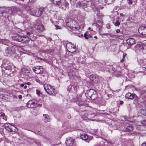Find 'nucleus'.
<instances>
[{
  "mask_svg": "<svg viewBox=\"0 0 146 146\" xmlns=\"http://www.w3.org/2000/svg\"><path fill=\"white\" fill-rule=\"evenodd\" d=\"M86 96L89 100H95L98 97L97 92L93 89H90L87 91L86 93Z\"/></svg>",
  "mask_w": 146,
  "mask_h": 146,
  "instance_id": "f257e3e1",
  "label": "nucleus"
},
{
  "mask_svg": "<svg viewBox=\"0 0 146 146\" xmlns=\"http://www.w3.org/2000/svg\"><path fill=\"white\" fill-rule=\"evenodd\" d=\"M14 39L17 41L25 43H28L30 40L28 36L19 35L15 36Z\"/></svg>",
  "mask_w": 146,
  "mask_h": 146,
  "instance_id": "f03ea898",
  "label": "nucleus"
},
{
  "mask_svg": "<svg viewBox=\"0 0 146 146\" xmlns=\"http://www.w3.org/2000/svg\"><path fill=\"white\" fill-rule=\"evenodd\" d=\"M5 62H6L5 61H3V63L1 66V68H2L5 65H7V66H6L5 68L6 70H4V72L3 71V70L2 72L3 73L4 72L5 73H7V75H9L10 73L9 74L7 71V70H8L9 72H11L12 68V64L11 63L8 62H6V63Z\"/></svg>",
  "mask_w": 146,
  "mask_h": 146,
  "instance_id": "7ed1b4c3",
  "label": "nucleus"
},
{
  "mask_svg": "<svg viewBox=\"0 0 146 146\" xmlns=\"http://www.w3.org/2000/svg\"><path fill=\"white\" fill-rule=\"evenodd\" d=\"M42 104L39 103L38 102L35 100H29L27 103V106L29 108H34L36 106H38L39 107H41Z\"/></svg>",
  "mask_w": 146,
  "mask_h": 146,
  "instance_id": "20e7f679",
  "label": "nucleus"
},
{
  "mask_svg": "<svg viewBox=\"0 0 146 146\" xmlns=\"http://www.w3.org/2000/svg\"><path fill=\"white\" fill-rule=\"evenodd\" d=\"M5 129L10 132H16L17 131V129L14 126L10 123H6L4 125Z\"/></svg>",
  "mask_w": 146,
  "mask_h": 146,
  "instance_id": "39448f33",
  "label": "nucleus"
},
{
  "mask_svg": "<svg viewBox=\"0 0 146 146\" xmlns=\"http://www.w3.org/2000/svg\"><path fill=\"white\" fill-rule=\"evenodd\" d=\"M44 90L46 92L50 95H52L54 92V89L50 85L47 84H45L44 86Z\"/></svg>",
  "mask_w": 146,
  "mask_h": 146,
  "instance_id": "423d86ee",
  "label": "nucleus"
},
{
  "mask_svg": "<svg viewBox=\"0 0 146 146\" xmlns=\"http://www.w3.org/2000/svg\"><path fill=\"white\" fill-rule=\"evenodd\" d=\"M16 46L15 45L10 46L6 48L5 50V53L7 54H11L14 53L15 51Z\"/></svg>",
  "mask_w": 146,
  "mask_h": 146,
  "instance_id": "0eeeda50",
  "label": "nucleus"
},
{
  "mask_svg": "<svg viewBox=\"0 0 146 146\" xmlns=\"http://www.w3.org/2000/svg\"><path fill=\"white\" fill-rule=\"evenodd\" d=\"M66 47L68 51L71 53L73 52L76 50V46L72 44L71 42L67 43L66 45Z\"/></svg>",
  "mask_w": 146,
  "mask_h": 146,
  "instance_id": "6e6552de",
  "label": "nucleus"
},
{
  "mask_svg": "<svg viewBox=\"0 0 146 146\" xmlns=\"http://www.w3.org/2000/svg\"><path fill=\"white\" fill-rule=\"evenodd\" d=\"M33 71L37 74H41L42 73L43 71V69L40 66H36L32 68Z\"/></svg>",
  "mask_w": 146,
  "mask_h": 146,
  "instance_id": "1a4fd4ad",
  "label": "nucleus"
},
{
  "mask_svg": "<svg viewBox=\"0 0 146 146\" xmlns=\"http://www.w3.org/2000/svg\"><path fill=\"white\" fill-rule=\"evenodd\" d=\"M90 79L94 82L97 83L100 82L101 77L97 75H92L90 76Z\"/></svg>",
  "mask_w": 146,
  "mask_h": 146,
  "instance_id": "9d476101",
  "label": "nucleus"
},
{
  "mask_svg": "<svg viewBox=\"0 0 146 146\" xmlns=\"http://www.w3.org/2000/svg\"><path fill=\"white\" fill-rule=\"evenodd\" d=\"M25 9L30 15L34 16L36 10L35 9H33L32 7H27Z\"/></svg>",
  "mask_w": 146,
  "mask_h": 146,
  "instance_id": "9b49d317",
  "label": "nucleus"
},
{
  "mask_svg": "<svg viewBox=\"0 0 146 146\" xmlns=\"http://www.w3.org/2000/svg\"><path fill=\"white\" fill-rule=\"evenodd\" d=\"M44 11V8L40 7L38 10H36L34 16L38 17L40 16Z\"/></svg>",
  "mask_w": 146,
  "mask_h": 146,
  "instance_id": "f8f14e48",
  "label": "nucleus"
},
{
  "mask_svg": "<svg viewBox=\"0 0 146 146\" xmlns=\"http://www.w3.org/2000/svg\"><path fill=\"white\" fill-rule=\"evenodd\" d=\"M36 25L37 26V29L38 32H40L43 31L44 30V28L43 26L41 23V22L40 21H38Z\"/></svg>",
  "mask_w": 146,
  "mask_h": 146,
  "instance_id": "ddd939ff",
  "label": "nucleus"
},
{
  "mask_svg": "<svg viewBox=\"0 0 146 146\" xmlns=\"http://www.w3.org/2000/svg\"><path fill=\"white\" fill-rule=\"evenodd\" d=\"M139 33L142 35H146V27L145 26H141L138 29Z\"/></svg>",
  "mask_w": 146,
  "mask_h": 146,
  "instance_id": "4468645a",
  "label": "nucleus"
},
{
  "mask_svg": "<svg viewBox=\"0 0 146 146\" xmlns=\"http://www.w3.org/2000/svg\"><path fill=\"white\" fill-rule=\"evenodd\" d=\"M144 49V47L143 45L141 44H137L135 46L134 50L136 51H142Z\"/></svg>",
  "mask_w": 146,
  "mask_h": 146,
  "instance_id": "2eb2a0df",
  "label": "nucleus"
},
{
  "mask_svg": "<svg viewBox=\"0 0 146 146\" xmlns=\"http://www.w3.org/2000/svg\"><path fill=\"white\" fill-rule=\"evenodd\" d=\"M66 24L69 28L72 23L76 24V22L73 19H67L66 20Z\"/></svg>",
  "mask_w": 146,
  "mask_h": 146,
  "instance_id": "dca6fc26",
  "label": "nucleus"
},
{
  "mask_svg": "<svg viewBox=\"0 0 146 146\" xmlns=\"http://www.w3.org/2000/svg\"><path fill=\"white\" fill-rule=\"evenodd\" d=\"M78 23L76 22V23H72L70 26V27L69 28H68L69 30H71L73 31H76L78 29Z\"/></svg>",
  "mask_w": 146,
  "mask_h": 146,
  "instance_id": "f3484780",
  "label": "nucleus"
},
{
  "mask_svg": "<svg viewBox=\"0 0 146 146\" xmlns=\"http://www.w3.org/2000/svg\"><path fill=\"white\" fill-rule=\"evenodd\" d=\"M74 143V139L72 138H69L68 139L66 142V145L67 146H72Z\"/></svg>",
  "mask_w": 146,
  "mask_h": 146,
  "instance_id": "a211bd4d",
  "label": "nucleus"
},
{
  "mask_svg": "<svg viewBox=\"0 0 146 146\" xmlns=\"http://www.w3.org/2000/svg\"><path fill=\"white\" fill-rule=\"evenodd\" d=\"M127 42L129 45H132L135 43V40L133 38H128L127 40Z\"/></svg>",
  "mask_w": 146,
  "mask_h": 146,
  "instance_id": "6ab92c4d",
  "label": "nucleus"
},
{
  "mask_svg": "<svg viewBox=\"0 0 146 146\" xmlns=\"http://www.w3.org/2000/svg\"><path fill=\"white\" fill-rule=\"evenodd\" d=\"M42 119L45 122L49 121L50 119L49 116L47 114H43Z\"/></svg>",
  "mask_w": 146,
  "mask_h": 146,
  "instance_id": "aec40b11",
  "label": "nucleus"
},
{
  "mask_svg": "<svg viewBox=\"0 0 146 146\" xmlns=\"http://www.w3.org/2000/svg\"><path fill=\"white\" fill-rule=\"evenodd\" d=\"M126 75L131 78H133L135 76L134 73L133 71L131 72L128 74L127 73H125L124 75L125 76Z\"/></svg>",
  "mask_w": 146,
  "mask_h": 146,
  "instance_id": "412c9836",
  "label": "nucleus"
},
{
  "mask_svg": "<svg viewBox=\"0 0 146 146\" xmlns=\"http://www.w3.org/2000/svg\"><path fill=\"white\" fill-rule=\"evenodd\" d=\"M77 104L80 106H84L85 105V102L84 101L82 100L81 99L78 100V101L77 102Z\"/></svg>",
  "mask_w": 146,
  "mask_h": 146,
  "instance_id": "4be33fe9",
  "label": "nucleus"
},
{
  "mask_svg": "<svg viewBox=\"0 0 146 146\" xmlns=\"http://www.w3.org/2000/svg\"><path fill=\"white\" fill-rule=\"evenodd\" d=\"M125 97L126 98L131 100L134 98V96L131 93L129 92L125 94Z\"/></svg>",
  "mask_w": 146,
  "mask_h": 146,
  "instance_id": "5701e85b",
  "label": "nucleus"
},
{
  "mask_svg": "<svg viewBox=\"0 0 146 146\" xmlns=\"http://www.w3.org/2000/svg\"><path fill=\"white\" fill-rule=\"evenodd\" d=\"M23 73L25 75H27L30 72V70L26 68H24L22 70Z\"/></svg>",
  "mask_w": 146,
  "mask_h": 146,
  "instance_id": "b1692460",
  "label": "nucleus"
},
{
  "mask_svg": "<svg viewBox=\"0 0 146 146\" xmlns=\"http://www.w3.org/2000/svg\"><path fill=\"white\" fill-rule=\"evenodd\" d=\"M80 137L82 139L84 140H86L88 138V135L86 134H84L80 136Z\"/></svg>",
  "mask_w": 146,
  "mask_h": 146,
  "instance_id": "393cba45",
  "label": "nucleus"
},
{
  "mask_svg": "<svg viewBox=\"0 0 146 146\" xmlns=\"http://www.w3.org/2000/svg\"><path fill=\"white\" fill-rule=\"evenodd\" d=\"M133 129V127L131 125L127 126L125 129V130L127 131H131Z\"/></svg>",
  "mask_w": 146,
  "mask_h": 146,
  "instance_id": "a878e982",
  "label": "nucleus"
},
{
  "mask_svg": "<svg viewBox=\"0 0 146 146\" xmlns=\"http://www.w3.org/2000/svg\"><path fill=\"white\" fill-rule=\"evenodd\" d=\"M61 0H52L53 3L56 5H59L60 3Z\"/></svg>",
  "mask_w": 146,
  "mask_h": 146,
  "instance_id": "bb28decb",
  "label": "nucleus"
},
{
  "mask_svg": "<svg viewBox=\"0 0 146 146\" xmlns=\"http://www.w3.org/2000/svg\"><path fill=\"white\" fill-rule=\"evenodd\" d=\"M140 112L142 114L146 116V110L142 109L140 110Z\"/></svg>",
  "mask_w": 146,
  "mask_h": 146,
  "instance_id": "cd10ccee",
  "label": "nucleus"
},
{
  "mask_svg": "<svg viewBox=\"0 0 146 146\" xmlns=\"http://www.w3.org/2000/svg\"><path fill=\"white\" fill-rule=\"evenodd\" d=\"M27 35L28 36L29 38V39H30V38L31 37H33V34L31 32H27Z\"/></svg>",
  "mask_w": 146,
  "mask_h": 146,
  "instance_id": "c85d7f7f",
  "label": "nucleus"
},
{
  "mask_svg": "<svg viewBox=\"0 0 146 146\" xmlns=\"http://www.w3.org/2000/svg\"><path fill=\"white\" fill-rule=\"evenodd\" d=\"M16 11L18 13V14H20L21 13L23 12L19 8H16Z\"/></svg>",
  "mask_w": 146,
  "mask_h": 146,
  "instance_id": "c756f323",
  "label": "nucleus"
},
{
  "mask_svg": "<svg viewBox=\"0 0 146 146\" xmlns=\"http://www.w3.org/2000/svg\"><path fill=\"white\" fill-rule=\"evenodd\" d=\"M96 26L99 30H100L102 29V25H99L98 24H96Z\"/></svg>",
  "mask_w": 146,
  "mask_h": 146,
  "instance_id": "7c9ffc66",
  "label": "nucleus"
},
{
  "mask_svg": "<svg viewBox=\"0 0 146 146\" xmlns=\"http://www.w3.org/2000/svg\"><path fill=\"white\" fill-rule=\"evenodd\" d=\"M127 3L129 5H131L132 4L133 2L132 0H127Z\"/></svg>",
  "mask_w": 146,
  "mask_h": 146,
  "instance_id": "2f4dec72",
  "label": "nucleus"
},
{
  "mask_svg": "<svg viewBox=\"0 0 146 146\" xmlns=\"http://www.w3.org/2000/svg\"><path fill=\"white\" fill-rule=\"evenodd\" d=\"M120 22L119 21H117L115 23V26H118L120 25Z\"/></svg>",
  "mask_w": 146,
  "mask_h": 146,
  "instance_id": "473e14b6",
  "label": "nucleus"
},
{
  "mask_svg": "<svg viewBox=\"0 0 146 146\" xmlns=\"http://www.w3.org/2000/svg\"><path fill=\"white\" fill-rule=\"evenodd\" d=\"M36 93L39 96H40V95L41 94V93L39 91L36 90Z\"/></svg>",
  "mask_w": 146,
  "mask_h": 146,
  "instance_id": "72a5a7b5",
  "label": "nucleus"
},
{
  "mask_svg": "<svg viewBox=\"0 0 146 146\" xmlns=\"http://www.w3.org/2000/svg\"><path fill=\"white\" fill-rule=\"evenodd\" d=\"M141 124L146 125V120H144L143 121H141Z\"/></svg>",
  "mask_w": 146,
  "mask_h": 146,
  "instance_id": "f704fd0d",
  "label": "nucleus"
},
{
  "mask_svg": "<svg viewBox=\"0 0 146 146\" xmlns=\"http://www.w3.org/2000/svg\"><path fill=\"white\" fill-rule=\"evenodd\" d=\"M88 35L86 33H85L84 35V37H85V39H87L88 38Z\"/></svg>",
  "mask_w": 146,
  "mask_h": 146,
  "instance_id": "c9c22d12",
  "label": "nucleus"
},
{
  "mask_svg": "<svg viewBox=\"0 0 146 146\" xmlns=\"http://www.w3.org/2000/svg\"><path fill=\"white\" fill-rule=\"evenodd\" d=\"M55 26L56 27V30H58V29H61V28L59 26H57V25H55Z\"/></svg>",
  "mask_w": 146,
  "mask_h": 146,
  "instance_id": "e433bc0d",
  "label": "nucleus"
},
{
  "mask_svg": "<svg viewBox=\"0 0 146 146\" xmlns=\"http://www.w3.org/2000/svg\"><path fill=\"white\" fill-rule=\"evenodd\" d=\"M4 96L3 94H0V98L4 99Z\"/></svg>",
  "mask_w": 146,
  "mask_h": 146,
  "instance_id": "4c0bfd02",
  "label": "nucleus"
},
{
  "mask_svg": "<svg viewBox=\"0 0 146 146\" xmlns=\"http://www.w3.org/2000/svg\"><path fill=\"white\" fill-rule=\"evenodd\" d=\"M35 143H36V144L37 145H38L39 146H40V143L38 142L37 141H35Z\"/></svg>",
  "mask_w": 146,
  "mask_h": 146,
  "instance_id": "58836bf2",
  "label": "nucleus"
},
{
  "mask_svg": "<svg viewBox=\"0 0 146 146\" xmlns=\"http://www.w3.org/2000/svg\"><path fill=\"white\" fill-rule=\"evenodd\" d=\"M17 3H19V2H22L24 1L25 0H16Z\"/></svg>",
  "mask_w": 146,
  "mask_h": 146,
  "instance_id": "ea45409f",
  "label": "nucleus"
},
{
  "mask_svg": "<svg viewBox=\"0 0 146 146\" xmlns=\"http://www.w3.org/2000/svg\"><path fill=\"white\" fill-rule=\"evenodd\" d=\"M127 55V54L125 53H124L123 54V59H124L125 57Z\"/></svg>",
  "mask_w": 146,
  "mask_h": 146,
  "instance_id": "a19ab883",
  "label": "nucleus"
},
{
  "mask_svg": "<svg viewBox=\"0 0 146 146\" xmlns=\"http://www.w3.org/2000/svg\"><path fill=\"white\" fill-rule=\"evenodd\" d=\"M25 84H27L28 85H30L31 84V83L30 82H25Z\"/></svg>",
  "mask_w": 146,
  "mask_h": 146,
  "instance_id": "79ce46f5",
  "label": "nucleus"
},
{
  "mask_svg": "<svg viewBox=\"0 0 146 146\" xmlns=\"http://www.w3.org/2000/svg\"><path fill=\"white\" fill-rule=\"evenodd\" d=\"M98 22L100 24V25H103V23L102 21L100 20L98 21Z\"/></svg>",
  "mask_w": 146,
  "mask_h": 146,
  "instance_id": "37998d69",
  "label": "nucleus"
},
{
  "mask_svg": "<svg viewBox=\"0 0 146 146\" xmlns=\"http://www.w3.org/2000/svg\"><path fill=\"white\" fill-rule=\"evenodd\" d=\"M5 116V114L4 113H2L1 115V117H4V116Z\"/></svg>",
  "mask_w": 146,
  "mask_h": 146,
  "instance_id": "c03bdc74",
  "label": "nucleus"
},
{
  "mask_svg": "<svg viewBox=\"0 0 146 146\" xmlns=\"http://www.w3.org/2000/svg\"><path fill=\"white\" fill-rule=\"evenodd\" d=\"M142 146H146V143H143L141 144Z\"/></svg>",
  "mask_w": 146,
  "mask_h": 146,
  "instance_id": "a18cd8bd",
  "label": "nucleus"
},
{
  "mask_svg": "<svg viewBox=\"0 0 146 146\" xmlns=\"http://www.w3.org/2000/svg\"><path fill=\"white\" fill-rule=\"evenodd\" d=\"M117 33H119L120 32V30L119 29H117L116 31Z\"/></svg>",
  "mask_w": 146,
  "mask_h": 146,
  "instance_id": "49530a36",
  "label": "nucleus"
},
{
  "mask_svg": "<svg viewBox=\"0 0 146 146\" xmlns=\"http://www.w3.org/2000/svg\"><path fill=\"white\" fill-rule=\"evenodd\" d=\"M18 98L19 99H21L22 98V96L21 95H19L18 96Z\"/></svg>",
  "mask_w": 146,
  "mask_h": 146,
  "instance_id": "de8ad7c7",
  "label": "nucleus"
},
{
  "mask_svg": "<svg viewBox=\"0 0 146 146\" xmlns=\"http://www.w3.org/2000/svg\"><path fill=\"white\" fill-rule=\"evenodd\" d=\"M120 104L121 105H122L123 104V101H121L120 102Z\"/></svg>",
  "mask_w": 146,
  "mask_h": 146,
  "instance_id": "09e8293b",
  "label": "nucleus"
},
{
  "mask_svg": "<svg viewBox=\"0 0 146 146\" xmlns=\"http://www.w3.org/2000/svg\"><path fill=\"white\" fill-rule=\"evenodd\" d=\"M124 61V59H123V58H122V59L121 60L120 62H121L122 63Z\"/></svg>",
  "mask_w": 146,
  "mask_h": 146,
  "instance_id": "8fccbe9b",
  "label": "nucleus"
},
{
  "mask_svg": "<svg viewBox=\"0 0 146 146\" xmlns=\"http://www.w3.org/2000/svg\"><path fill=\"white\" fill-rule=\"evenodd\" d=\"M124 61V59H123V58H122V59L121 60L120 62H121L122 63Z\"/></svg>",
  "mask_w": 146,
  "mask_h": 146,
  "instance_id": "3c124183",
  "label": "nucleus"
},
{
  "mask_svg": "<svg viewBox=\"0 0 146 146\" xmlns=\"http://www.w3.org/2000/svg\"><path fill=\"white\" fill-rule=\"evenodd\" d=\"M104 35H105V36H108V33H106L105 34H103Z\"/></svg>",
  "mask_w": 146,
  "mask_h": 146,
  "instance_id": "603ef678",
  "label": "nucleus"
},
{
  "mask_svg": "<svg viewBox=\"0 0 146 146\" xmlns=\"http://www.w3.org/2000/svg\"><path fill=\"white\" fill-rule=\"evenodd\" d=\"M123 14L122 13H121L120 14V16L121 17H123Z\"/></svg>",
  "mask_w": 146,
  "mask_h": 146,
  "instance_id": "864d4df0",
  "label": "nucleus"
},
{
  "mask_svg": "<svg viewBox=\"0 0 146 146\" xmlns=\"http://www.w3.org/2000/svg\"><path fill=\"white\" fill-rule=\"evenodd\" d=\"M25 84H21V87H23L24 86Z\"/></svg>",
  "mask_w": 146,
  "mask_h": 146,
  "instance_id": "5fc2aeb1",
  "label": "nucleus"
},
{
  "mask_svg": "<svg viewBox=\"0 0 146 146\" xmlns=\"http://www.w3.org/2000/svg\"><path fill=\"white\" fill-rule=\"evenodd\" d=\"M104 140H105V141H106L108 143H110L109 141H108L106 139H104Z\"/></svg>",
  "mask_w": 146,
  "mask_h": 146,
  "instance_id": "6e6d98bb",
  "label": "nucleus"
},
{
  "mask_svg": "<svg viewBox=\"0 0 146 146\" xmlns=\"http://www.w3.org/2000/svg\"><path fill=\"white\" fill-rule=\"evenodd\" d=\"M27 88V86L26 85H25L24 86V88L25 89H26Z\"/></svg>",
  "mask_w": 146,
  "mask_h": 146,
  "instance_id": "4d7b16f0",
  "label": "nucleus"
},
{
  "mask_svg": "<svg viewBox=\"0 0 146 146\" xmlns=\"http://www.w3.org/2000/svg\"><path fill=\"white\" fill-rule=\"evenodd\" d=\"M97 146H105V144H104V145H103V146H102V145H98Z\"/></svg>",
  "mask_w": 146,
  "mask_h": 146,
  "instance_id": "13d9d810",
  "label": "nucleus"
},
{
  "mask_svg": "<svg viewBox=\"0 0 146 146\" xmlns=\"http://www.w3.org/2000/svg\"><path fill=\"white\" fill-rule=\"evenodd\" d=\"M94 37L95 38H96V39H97V38H97V36H95Z\"/></svg>",
  "mask_w": 146,
  "mask_h": 146,
  "instance_id": "bf43d9fd",
  "label": "nucleus"
},
{
  "mask_svg": "<svg viewBox=\"0 0 146 146\" xmlns=\"http://www.w3.org/2000/svg\"><path fill=\"white\" fill-rule=\"evenodd\" d=\"M88 36H89V37H90V38H91L92 37V36L91 35H88Z\"/></svg>",
  "mask_w": 146,
  "mask_h": 146,
  "instance_id": "052dcab7",
  "label": "nucleus"
},
{
  "mask_svg": "<svg viewBox=\"0 0 146 146\" xmlns=\"http://www.w3.org/2000/svg\"><path fill=\"white\" fill-rule=\"evenodd\" d=\"M88 29L90 30L91 29V28L90 27H89L88 28Z\"/></svg>",
  "mask_w": 146,
  "mask_h": 146,
  "instance_id": "680f3d73",
  "label": "nucleus"
},
{
  "mask_svg": "<svg viewBox=\"0 0 146 146\" xmlns=\"http://www.w3.org/2000/svg\"><path fill=\"white\" fill-rule=\"evenodd\" d=\"M3 43L5 44H6V43H5V42H3Z\"/></svg>",
  "mask_w": 146,
  "mask_h": 146,
  "instance_id": "e2e57ef3",
  "label": "nucleus"
},
{
  "mask_svg": "<svg viewBox=\"0 0 146 146\" xmlns=\"http://www.w3.org/2000/svg\"><path fill=\"white\" fill-rule=\"evenodd\" d=\"M3 119H5V120H6V118H5V119H4V118H3Z\"/></svg>",
  "mask_w": 146,
  "mask_h": 146,
  "instance_id": "0e129e2a",
  "label": "nucleus"
},
{
  "mask_svg": "<svg viewBox=\"0 0 146 146\" xmlns=\"http://www.w3.org/2000/svg\"><path fill=\"white\" fill-rule=\"evenodd\" d=\"M6 42H7V41H8V40H6Z\"/></svg>",
  "mask_w": 146,
  "mask_h": 146,
  "instance_id": "69168bd1",
  "label": "nucleus"
},
{
  "mask_svg": "<svg viewBox=\"0 0 146 146\" xmlns=\"http://www.w3.org/2000/svg\"><path fill=\"white\" fill-rule=\"evenodd\" d=\"M70 0V1H71V0Z\"/></svg>",
  "mask_w": 146,
  "mask_h": 146,
  "instance_id": "338daca9",
  "label": "nucleus"
}]
</instances>
